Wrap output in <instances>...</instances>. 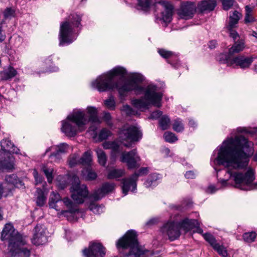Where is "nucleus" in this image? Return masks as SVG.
<instances>
[{
  "instance_id": "nucleus-1",
  "label": "nucleus",
  "mask_w": 257,
  "mask_h": 257,
  "mask_svg": "<svg viewBox=\"0 0 257 257\" xmlns=\"http://www.w3.org/2000/svg\"><path fill=\"white\" fill-rule=\"evenodd\" d=\"M253 144L243 136L240 135L225 140L220 148L214 163L223 165V170H216L217 177L219 173H225L224 178H218L224 186L230 178L234 180L235 187L242 190L257 189V183H252L254 180V171L249 168L244 174L236 171L248 165L249 155L245 152L251 151Z\"/></svg>"
},
{
  "instance_id": "nucleus-2",
  "label": "nucleus",
  "mask_w": 257,
  "mask_h": 257,
  "mask_svg": "<svg viewBox=\"0 0 257 257\" xmlns=\"http://www.w3.org/2000/svg\"><path fill=\"white\" fill-rule=\"evenodd\" d=\"M126 74L125 69L122 67H116L106 73L98 76L95 80L92 82L91 86L99 92L116 89L121 99L125 97L127 93L132 91H134L137 95L144 92L143 97L132 101L133 105L139 109H148L151 105L157 107L161 106L162 94L157 92L156 85L149 84L144 89L143 87L139 84L144 81V77L141 74L132 73L125 82H122L121 79L115 81L116 76L123 78Z\"/></svg>"
},
{
  "instance_id": "nucleus-3",
  "label": "nucleus",
  "mask_w": 257,
  "mask_h": 257,
  "mask_svg": "<svg viewBox=\"0 0 257 257\" xmlns=\"http://www.w3.org/2000/svg\"><path fill=\"white\" fill-rule=\"evenodd\" d=\"M1 239L8 241V248L12 256L14 257H29L30 250L23 246L26 241L23 236L14 228L11 223L5 225Z\"/></svg>"
},
{
  "instance_id": "nucleus-4",
  "label": "nucleus",
  "mask_w": 257,
  "mask_h": 257,
  "mask_svg": "<svg viewBox=\"0 0 257 257\" xmlns=\"http://www.w3.org/2000/svg\"><path fill=\"white\" fill-rule=\"evenodd\" d=\"M116 247L119 252L120 249L129 248L128 252L125 254L127 257H145V253L148 251L139 244L137 234L135 231L132 230H128L118 240Z\"/></svg>"
},
{
  "instance_id": "nucleus-5",
  "label": "nucleus",
  "mask_w": 257,
  "mask_h": 257,
  "mask_svg": "<svg viewBox=\"0 0 257 257\" xmlns=\"http://www.w3.org/2000/svg\"><path fill=\"white\" fill-rule=\"evenodd\" d=\"M87 123V118L83 111H73L68 115L66 120L62 121V131L67 136L73 137L76 135L78 131H84L85 125Z\"/></svg>"
},
{
  "instance_id": "nucleus-6",
  "label": "nucleus",
  "mask_w": 257,
  "mask_h": 257,
  "mask_svg": "<svg viewBox=\"0 0 257 257\" xmlns=\"http://www.w3.org/2000/svg\"><path fill=\"white\" fill-rule=\"evenodd\" d=\"M81 21V18L78 15L73 14L61 24L59 35L60 46L69 45L75 40L76 38L73 36L74 29L75 27H79Z\"/></svg>"
},
{
  "instance_id": "nucleus-7",
  "label": "nucleus",
  "mask_w": 257,
  "mask_h": 257,
  "mask_svg": "<svg viewBox=\"0 0 257 257\" xmlns=\"http://www.w3.org/2000/svg\"><path fill=\"white\" fill-rule=\"evenodd\" d=\"M142 137V134L139 129L134 125L123 127L119 132V140L124 146L130 148L133 142L139 141Z\"/></svg>"
},
{
  "instance_id": "nucleus-8",
  "label": "nucleus",
  "mask_w": 257,
  "mask_h": 257,
  "mask_svg": "<svg viewBox=\"0 0 257 257\" xmlns=\"http://www.w3.org/2000/svg\"><path fill=\"white\" fill-rule=\"evenodd\" d=\"M70 192L72 198L78 204L83 203L89 194L87 186L85 184H81L79 178L76 176L72 178Z\"/></svg>"
},
{
  "instance_id": "nucleus-9",
  "label": "nucleus",
  "mask_w": 257,
  "mask_h": 257,
  "mask_svg": "<svg viewBox=\"0 0 257 257\" xmlns=\"http://www.w3.org/2000/svg\"><path fill=\"white\" fill-rule=\"evenodd\" d=\"M252 56H245L240 55L232 59H229V56L221 54L219 56V61L222 63H225L228 66H231L233 64L242 69H246L250 66L253 61Z\"/></svg>"
},
{
  "instance_id": "nucleus-10",
  "label": "nucleus",
  "mask_w": 257,
  "mask_h": 257,
  "mask_svg": "<svg viewBox=\"0 0 257 257\" xmlns=\"http://www.w3.org/2000/svg\"><path fill=\"white\" fill-rule=\"evenodd\" d=\"M149 170L147 167L140 168L137 172H135L130 178H124L122 180L123 184L122 186V192L125 195L128 191L134 192L137 188V181L140 176L146 175L148 173Z\"/></svg>"
},
{
  "instance_id": "nucleus-11",
  "label": "nucleus",
  "mask_w": 257,
  "mask_h": 257,
  "mask_svg": "<svg viewBox=\"0 0 257 257\" xmlns=\"http://www.w3.org/2000/svg\"><path fill=\"white\" fill-rule=\"evenodd\" d=\"M137 149H134L130 152H125L122 153L120 160L122 163L126 164L128 169H132L138 168L139 165L138 162L140 161Z\"/></svg>"
},
{
  "instance_id": "nucleus-12",
  "label": "nucleus",
  "mask_w": 257,
  "mask_h": 257,
  "mask_svg": "<svg viewBox=\"0 0 257 257\" xmlns=\"http://www.w3.org/2000/svg\"><path fill=\"white\" fill-rule=\"evenodd\" d=\"M180 229L178 222L172 221L165 223L161 228V230L163 234L168 236L170 240L173 241L180 236Z\"/></svg>"
},
{
  "instance_id": "nucleus-13",
  "label": "nucleus",
  "mask_w": 257,
  "mask_h": 257,
  "mask_svg": "<svg viewBox=\"0 0 257 257\" xmlns=\"http://www.w3.org/2000/svg\"><path fill=\"white\" fill-rule=\"evenodd\" d=\"M85 257H103L105 254V248L100 243H90L89 248L83 251Z\"/></svg>"
},
{
  "instance_id": "nucleus-14",
  "label": "nucleus",
  "mask_w": 257,
  "mask_h": 257,
  "mask_svg": "<svg viewBox=\"0 0 257 257\" xmlns=\"http://www.w3.org/2000/svg\"><path fill=\"white\" fill-rule=\"evenodd\" d=\"M196 9V6L194 3L184 2L181 4L178 14L182 19L188 20L193 17Z\"/></svg>"
},
{
  "instance_id": "nucleus-15",
  "label": "nucleus",
  "mask_w": 257,
  "mask_h": 257,
  "mask_svg": "<svg viewBox=\"0 0 257 257\" xmlns=\"http://www.w3.org/2000/svg\"><path fill=\"white\" fill-rule=\"evenodd\" d=\"M46 230L42 225H37L35 227L32 243L36 245H40L47 241V236L46 234Z\"/></svg>"
},
{
  "instance_id": "nucleus-16",
  "label": "nucleus",
  "mask_w": 257,
  "mask_h": 257,
  "mask_svg": "<svg viewBox=\"0 0 257 257\" xmlns=\"http://www.w3.org/2000/svg\"><path fill=\"white\" fill-rule=\"evenodd\" d=\"M156 4L161 5L164 11L162 12V19L166 23H170L172 18L173 6L168 1L160 0L156 2Z\"/></svg>"
},
{
  "instance_id": "nucleus-17",
  "label": "nucleus",
  "mask_w": 257,
  "mask_h": 257,
  "mask_svg": "<svg viewBox=\"0 0 257 257\" xmlns=\"http://www.w3.org/2000/svg\"><path fill=\"white\" fill-rule=\"evenodd\" d=\"M114 189V183H104L101 188L96 190L91 195L92 198L95 200H99L106 194L111 192Z\"/></svg>"
},
{
  "instance_id": "nucleus-18",
  "label": "nucleus",
  "mask_w": 257,
  "mask_h": 257,
  "mask_svg": "<svg viewBox=\"0 0 257 257\" xmlns=\"http://www.w3.org/2000/svg\"><path fill=\"white\" fill-rule=\"evenodd\" d=\"M14 169V158L0 151V170L12 171Z\"/></svg>"
},
{
  "instance_id": "nucleus-19",
  "label": "nucleus",
  "mask_w": 257,
  "mask_h": 257,
  "mask_svg": "<svg viewBox=\"0 0 257 257\" xmlns=\"http://www.w3.org/2000/svg\"><path fill=\"white\" fill-rule=\"evenodd\" d=\"M216 6L215 0H203L198 3L197 10L203 13L212 11Z\"/></svg>"
},
{
  "instance_id": "nucleus-20",
  "label": "nucleus",
  "mask_w": 257,
  "mask_h": 257,
  "mask_svg": "<svg viewBox=\"0 0 257 257\" xmlns=\"http://www.w3.org/2000/svg\"><path fill=\"white\" fill-rule=\"evenodd\" d=\"M245 48V42L243 39H239L234 41V44L231 48L229 49L228 54H225L229 56V59H230L231 56L236 53H238L242 51Z\"/></svg>"
},
{
  "instance_id": "nucleus-21",
  "label": "nucleus",
  "mask_w": 257,
  "mask_h": 257,
  "mask_svg": "<svg viewBox=\"0 0 257 257\" xmlns=\"http://www.w3.org/2000/svg\"><path fill=\"white\" fill-rule=\"evenodd\" d=\"M5 180L7 183L6 185L8 187H11L10 185H13L15 187L23 188L24 186L23 181L14 174L6 176ZM11 188L13 189V187Z\"/></svg>"
},
{
  "instance_id": "nucleus-22",
  "label": "nucleus",
  "mask_w": 257,
  "mask_h": 257,
  "mask_svg": "<svg viewBox=\"0 0 257 257\" xmlns=\"http://www.w3.org/2000/svg\"><path fill=\"white\" fill-rule=\"evenodd\" d=\"M2 150L5 153L10 154H18L19 150L15 146L13 143L8 139H4L1 142Z\"/></svg>"
},
{
  "instance_id": "nucleus-23",
  "label": "nucleus",
  "mask_w": 257,
  "mask_h": 257,
  "mask_svg": "<svg viewBox=\"0 0 257 257\" xmlns=\"http://www.w3.org/2000/svg\"><path fill=\"white\" fill-rule=\"evenodd\" d=\"M181 228H183L186 231L191 230L198 226V222L196 219H189L185 218L178 222Z\"/></svg>"
},
{
  "instance_id": "nucleus-24",
  "label": "nucleus",
  "mask_w": 257,
  "mask_h": 257,
  "mask_svg": "<svg viewBox=\"0 0 257 257\" xmlns=\"http://www.w3.org/2000/svg\"><path fill=\"white\" fill-rule=\"evenodd\" d=\"M17 72L12 66H9L7 69L0 72L1 80L2 81L8 80L12 79L16 76Z\"/></svg>"
},
{
  "instance_id": "nucleus-25",
  "label": "nucleus",
  "mask_w": 257,
  "mask_h": 257,
  "mask_svg": "<svg viewBox=\"0 0 257 257\" xmlns=\"http://www.w3.org/2000/svg\"><path fill=\"white\" fill-rule=\"evenodd\" d=\"M35 196L37 206L42 207L45 204L47 199V194L45 193V192L43 190L40 188H37Z\"/></svg>"
},
{
  "instance_id": "nucleus-26",
  "label": "nucleus",
  "mask_w": 257,
  "mask_h": 257,
  "mask_svg": "<svg viewBox=\"0 0 257 257\" xmlns=\"http://www.w3.org/2000/svg\"><path fill=\"white\" fill-rule=\"evenodd\" d=\"M241 16L240 13L236 11H234L232 14L229 16V22L228 24L226 26V29L236 28Z\"/></svg>"
},
{
  "instance_id": "nucleus-27",
  "label": "nucleus",
  "mask_w": 257,
  "mask_h": 257,
  "mask_svg": "<svg viewBox=\"0 0 257 257\" xmlns=\"http://www.w3.org/2000/svg\"><path fill=\"white\" fill-rule=\"evenodd\" d=\"M89 118L87 119L88 122L90 121L92 123H99L100 120L98 117V112L96 108L92 106H88L87 108Z\"/></svg>"
},
{
  "instance_id": "nucleus-28",
  "label": "nucleus",
  "mask_w": 257,
  "mask_h": 257,
  "mask_svg": "<svg viewBox=\"0 0 257 257\" xmlns=\"http://www.w3.org/2000/svg\"><path fill=\"white\" fill-rule=\"evenodd\" d=\"M245 15L244 19V23L248 24L250 23H253L256 21V19L252 16V9L248 6H246L245 7Z\"/></svg>"
},
{
  "instance_id": "nucleus-29",
  "label": "nucleus",
  "mask_w": 257,
  "mask_h": 257,
  "mask_svg": "<svg viewBox=\"0 0 257 257\" xmlns=\"http://www.w3.org/2000/svg\"><path fill=\"white\" fill-rule=\"evenodd\" d=\"M79 161L80 164L86 166L90 165L92 161V156L91 153L88 151L85 152L82 157L80 158Z\"/></svg>"
},
{
  "instance_id": "nucleus-30",
  "label": "nucleus",
  "mask_w": 257,
  "mask_h": 257,
  "mask_svg": "<svg viewBox=\"0 0 257 257\" xmlns=\"http://www.w3.org/2000/svg\"><path fill=\"white\" fill-rule=\"evenodd\" d=\"M60 200V196L59 194L53 192L51 193L49 201L50 207L56 209V203Z\"/></svg>"
},
{
  "instance_id": "nucleus-31",
  "label": "nucleus",
  "mask_w": 257,
  "mask_h": 257,
  "mask_svg": "<svg viewBox=\"0 0 257 257\" xmlns=\"http://www.w3.org/2000/svg\"><path fill=\"white\" fill-rule=\"evenodd\" d=\"M256 235L254 231L245 232L242 234V238L245 242L251 243L255 241Z\"/></svg>"
},
{
  "instance_id": "nucleus-32",
  "label": "nucleus",
  "mask_w": 257,
  "mask_h": 257,
  "mask_svg": "<svg viewBox=\"0 0 257 257\" xmlns=\"http://www.w3.org/2000/svg\"><path fill=\"white\" fill-rule=\"evenodd\" d=\"M124 174V171L122 169H113L109 171L108 174L107 178L109 179H117L122 176Z\"/></svg>"
},
{
  "instance_id": "nucleus-33",
  "label": "nucleus",
  "mask_w": 257,
  "mask_h": 257,
  "mask_svg": "<svg viewBox=\"0 0 257 257\" xmlns=\"http://www.w3.org/2000/svg\"><path fill=\"white\" fill-rule=\"evenodd\" d=\"M159 125L163 130L168 129L170 126V119L167 115L163 116L159 120Z\"/></svg>"
},
{
  "instance_id": "nucleus-34",
  "label": "nucleus",
  "mask_w": 257,
  "mask_h": 257,
  "mask_svg": "<svg viewBox=\"0 0 257 257\" xmlns=\"http://www.w3.org/2000/svg\"><path fill=\"white\" fill-rule=\"evenodd\" d=\"M184 125L180 118H177L174 120L173 124V129L176 132H182L184 130Z\"/></svg>"
},
{
  "instance_id": "nucleus-35",
  "label": "nucleus",
  "mask_w": 257,
  "mask_h": 257,
  "mask_svg": "<svg viewBox=\"0 0 257 257\" xmlns=\"http://www.w3.org/2000/svg\"><path fill=\"white\" fill-rule=\"evenodd\" d=\"M99 163L102 166H105L106 161V157L105 153L101 149L96 150Z\"/></svg>"
},
{
  "instance_id": "nucleus-36",
  "label": "nucleus",
  "mask_w": 257,
  "mask_h": 257,
  "mask_svg": "<svg viewBox=\"0 0 257 257\" xmlns=\"http://www.w3.org/2000/svg\"><path fill=\"white\" fill-rule=\"evenodd\" d=\"M103 147L105 149H111L114 152H116L119 149V145L115 142H107L103 144Z\"/></svg>"
},
{
  "instance_id": "nucleus-37",
  "label": "nucleus",
  "mask_w": 257,
  "mask_h": 257,
  "mask_svg": "<svg viewBox=\"0 0 257 257\" xmlns=\"http://www.w3.org/2000/svg\"><path fill=\"white\" fill-rule=\"evenodd\" d=\"M12 191V188L0 183V199L3 196H7Z\"/></svg>"
},
{
  "instance_id": "nucleus-38",
  "label": "nucleus",
  "mask_w": 257,
  "mask_h": 257,
  "mask_svg": "<svg viewBox=\"0 0 257 257\" xmlns=\"http://www.w3.org/2000/svg\"><path fill=\"white\" fill-rule=\"evenodd\" d=\"M165 140L169 143H174L177 140V138L174 134L172 132H165L163 135Z\"/></svg>"
},
{
  "instance_id": "nucleus-39",
  "label": "nucleus",
  "mask_w": 257,
  "mask_h": 257,
  "mask_svg": "<svg viewBox=\"0 0 257 257\" xmlns=\"http://www.w3.org/2000/svg\"><path fill=\"white\" fill-rule=\"evenodd\" d=\"M43 172L46 176L48 182L51 183L52 182L53 176V169L48 168L46 166H43L42 168Z\"/></svg>"
},
{
  "instance_id": "nucleus-40",
  "label": "nucleus",
  "mask_w": 257,
  "mask_h": 257,
  "mask_svg": "<svg viewBox=\"0 0 257 257\" xmlns=\"http://www.w3.org/2000/svg\"><path fill=\"white\" fill-rule=\"evenodd\" d=\"M204 238L213 248L218 243L214 236L210 233H205L203 235Z\"/></svg>"
},
{
  "instance_id": "nucleus-41",
  "label": "nucleus",
  "mask_w": 257,
  "mask_h": 257,
  "mask_svg": "<svg viewBox=\"0 0 257 257\" xmlns=\"http://www.w3.org/2000/svg\"><path fill=\"white\" fill-rule=\"evenodd\" d=\"M213 249L215 250L219 254L221 255L223 257L227 256V251L225 247L220 245L219 243H217L216 246L213 247Z\"/></svg>"
},
{
  "instance_id": "nucleus-42",
  "label": "nucleus",
  "mask_w": 257,
  "mask_h": 257,
  "mask_svg": "<svg viewBox=\"0 0 257 257\" xmlns=\"http://www.w3.org/2000/svg\"><path fill=\"white\" fill-rule=\"evenodd\" d=\"M158 52L162 57L165 59L171 58L174 55V53L172 51H167L164 49H158Z\"/></svg>"
},
{
  "instance_id": "nucleus-43",
  "label": "nucleus",
  "mask_w": 257,
  "mask_h": 257,
  "mask_svg": "<svg viewBox=\"0 0 257 257\" xmlns=\"http://www.w3.org/2000/svg\"><path fill=\"white\" fill-rule=\"evenodd\" d=\"M89 208L91 211L96 214H99L102 212V208L94 203H90Z\"/></svg>"
},
{
  "instance_id": "nucleus-44",
  "label": "nucleus",
  "mask_w": 257,
  "mask_h": 257,
  "mask_svg": "<svg viewBox=\"0 0 257 257\" xmlns=\"http://www.w3.org/2000/svg\"><path fill=\"white\" fill-rule=\"evenodd\" d=\"M106 106L109 109L113 110L115 107V102L112 96L110 97L108 99L104 101Z\"/></svg>"
},
{
  "instance_id": "nucleus-45",
  "label": "nucleus",
  "mask_w": 257,
  "mask_h": 257,
  "mask_svg": "<svg viewBox=\"0 0 257 257\" xmlns=\"http://www.w3.org/2000/svg\"><path fill=\"white\" fill-rule=\"evenodd\" d=\"M4 15L5 19H11L15 16V11L11 8H7L4 12Z\"/></svg>"
},
{
  "instance_id": "nucleus-46",
  "label": "nucleus",
  "mask_w": 257,
  "mask_h": 257,
  "mask_svg": "<svg viewBox=\"0 0 257 257\" xmlns=\"http://www.w3.org/2000/svg\"><path fill=\"white\" fill-rule=\"evenodd\" d=\"M157 180V176L156 175H152L144 183L146 187H149L155 185V182Z\"/></svg>"
},
{
  "instance_id": "nucleus-47",
  "label": "nucleus",
  "mask_w": 257,
  "mask_h": 257,
  "mask_svg": "<svg viewBox=\"0 0 257 257\" xmlns=\"http://www.w3.org/2000/svg\"><path fill=\"white\" fill-rule=\"evenodd\" d=\"M139 5L143 10L147 11L149 8L151 0H138Z\"/></svg>"
},
{
  "instance_id": "nucleus-48",
  "label": "nucleus",
  "mask_w": 257,
  "mask_h": 257,
  "mask_svg": "<svg viewBox=\"0 0 257 257\" xmlns=\"http://www.w3.org/2000/svg\"><path fill=\"white\" fill-rule=\"evenodd\" d=\"M111 135L110 131L106 128H104L101 131L99 135V138L101 140H104L107 139V138Z\"/></svg>"
},
{
  "instance_id": "nucleus-49",
  "label": "nucleus",
  "mask_w": 257,
  "mask_h": 257,
  "mask_svg": "<svg viewBox=\"0 0 257 257\" xmlns=\"http://www.w3.org/2000/svg\"><path fill=\"white\" fill-rule=\"evenodd\" d=\"M61 153H60L57 150H56L55 152L53 153L50 155L49 158L51 160V162H56L59 161L61 159Z\"/></svg>"
},
{
  "instance_id": "nucleus-50",
  "label": "nucleus",
  "mask_w": 257,
  "mask_h": 257,
  "mask_svg": "<svg viewBox=\"0 0 257 257\" xmlns=\"http://www.w3.org/2000/svg\"><path fill=\"white\" fill-rule=\"evenodd\" d=\"M121 110L127 115H131L135 113V111L128 105H123Z\"/></svg>"
},
{
  "instance_id": "nucleus-51",
  "label": "nucleus",
  "mask_w": 257,
  "mask_h": 257,
  "mask_svg": "<svg viewBox=\"0 0 257 257\" xmlns=\"http://www.w3.org/2000/svg\"><path fill=\"white\" fill-rule=\"evenodd\" d=\"M222 2L223 9L228 10L233 6L234 0H220Z\"/></svg>"
},
{
  "instance_id": "nucleus-52",
  "label": "nucleus",
  "mask_w": 257,
  "mask_h": 257,
  "mask_svg": "<svg viewBox=\"0 0 257 257\" xmlns=\"http://www.w3.org/2000/svg\"><path fill=\"white\" fill-rule=\"evenodd\" d=\"M56 150H57L60 153L64 154L67 152L68 150V145L66 143L61 144L60 145L57 146L56 147Z\"/></svg>"
},
{
  "instance_id": "nucleus-53",
  "label": "nucleus",
  "mask_w": 257,
  "mask_h": 257,
  "mask_svg": "<svg viewBox=\"0 0 257 257\" xmlns=\"http://www.w3.org/2000/svg\"><path fill=\"white\" fill-rule=\"evenodd\" d=\"M79 159L80 158H79V157H78L77 156L72 157L71 158H70L69 163V165L70 166V167H73L76 165L80 164L79 161Z\"/></svg>"
},
{
  "instance_id": "nucleus-54",
  "label": "nucleus",
  "mask_w": 257,
  "mask_h": 257,
  "mask_svg": "<svg viewBox=\"0 0 257 257\" xmlns=\"http://www.w3.org/2000/svg\"><path fill=\"white\" fill-rule=\"evenodd\" d=\"M234 28L227 29L228 32L229 33V36L232 38L234 41L239 38V35L237 32L233 30Z\"/></svg>"
},
{
  "instance_id": "nucleus-55",
  "label": "nucleus",
  "mask_w": 257,
  "mask_h": 257,
  "mask_svg": "<svg viewBox=\"0 0 257 257\" xmlns=\"http://www.w3.org/2000/svg\"><path fill=\"white\" fill-rule=\"evenodd\" d=\"M96 177L97 174L95 172L92 171H88L86 178L88 180H93L95 179Z\"/></svg>"
},
{
  "instance_id": "nucleus-56",
  "label": "nucleus",
  "mask_w": 257,
  "mask_h": 257,
  "mask_svg": "<svg viewBox=\"0 0 257 257\" xmlns=\"http://www.w3.org/2000/svg\"><path fill=\"white\" fill-rule=\"evenodd\" d=\"M34 176L37 184H40L42 182L43 179L42 177L39 175L36 171L34 172Z\"/></svg>"
},
{
  "instance_id": "nucleus-57",
  "label": "nucleus",
  "mask_w": 257,
  "mask_h": 257,
  "mask_svg": "<svg viewBox=\"0 0 257 257\" xmlns=\"http://www.w3.org/2000/svg\"><path fill=\"white\" fill-rule=\"evenodd\" d=\"M162 114V112L160 110H156L153 112L150 116L152 119H157Z\"/></svg>"
},
{
  "instance_id": "nucleus-58",
  "label": "nucleus",
  "mask_w": 257,
  "mask_h": 257,
  "mask_svg": "<svg viewBox=\"0 0 257 257\" xmlns=\"http://www.w3.org/2000/svg\"><path fill=\"white\" fill-rule=\"evenodd\" d=\"M185 176L187 179H194L195 177V175L193 171H188L186 172Z\"/></svg>"
},
{
  "instance_id": "nucleus-59",
  "label": "nucleus",
  "mask_w": 257,
  "mask_h": 257,
  "mask_svg": "<svg viewBox=\"0 0 257 257\" xmlns=\"http://www.w3.org/2000/svg\"><path fill=\"white\" fill-rule=\"evenodd\" d=\"M63 201L65 204L68 207H70L72 205V201L68 197L64 198Z\"/></svg>"
},
{
  "instance_id": "nucleus-60",
  "label": "nucleus",
  "mask_w": 257,
  "mask_h": 257,
  "mask_svg": "<svg viewBox=\"0 0 257 257\" xmlns=\"http://www.w3.org/2000/svg\"><path fill=\"white\" fill-rule=\"evenodd\" d=\"M217 189L215 188V187L213 185H210L208 187L206 192L209 193H214Z\"/></svg>"
},
{
  "instance_id": "nucleus-61",
  "label": "nucleus",
  "mask_w": 257,
  "mask_h": 257,
  "mask_svg": "<svg viewBox=\"0 0 257 257\" xmlns=\"http://www.w3.org/2000/svg\"><path fill=\"white\" fill-rule=\"evenodd\" d=\"M6 38V35L2 30V26H0V43L3 42Z\"/></svg>"
},
{
  "instance_id": "nucleus-62",
  "label": "nucleus",
  "mask_w": 257,
  "mask_h": 257,
  "mask_svg": "<svg viewBox=\"0 0 257 257\" xmlns=\"http://www.w3.org/2000/svg\"><path fill=\"white\" fill-rule=\"evenodd\" d=\"M216 44H217V42L216 41H214V40L210 41L208 44L209 47L211 49H214L215 47Z\"/></svg>"
},
{
  "instance_id": "nucleus-63",
  "label": "nucleus",
  "mask_w": 257,
  "mask_h": 257,
  "mask_svg": "<svg viewBox=\"0 0 257 257\" xmlns=\"http://www.w3.org/2000/svg\"><path fill=\"white\" fill-rule=\"evenodd\" d=\"M103 118L106 121H109L111 119L110 114L108 112L105 113Z\"/></svg>"
},
{
  "instance_id": "nucleus-64",
  "label": "nucleus",
  "mask_w": 257,
  "mask_h": 257,
  "mask_svg": "<svg viewBox=\"0 0 257 257\" xmlns=\"http://www.w3.org/2000/svg\"><path fill=\"white\" fill-rule=\"evenodd\" d=\"M189 125L191 127H195L196 126V123L195 121L193 119H189Z\"/></svg>"
}]
</instances>
